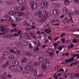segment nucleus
<instances>
[{"mask_svg": "<svg viewBox=\"0 0 79 79\" xmlns=\"http://www.w3.org/2000/svg\"><path fill=\"white\" fill-rule=\"evenodd\" d=\"M46 62H44L42 65L41 66V69L42 71H45L47 69V64H50V59L48 58H45Z\"/></svg>", "mask_w": 79, "mask_h": 79, "instance_id": "1", "label": "nucleus"}, {"mask_svg": "<svg viewBox=\"0 0 79 79\" xmlns=\"http://www.w3.org/2000/svg\"><path fill=\"white\" fill-rule=\"evenodd\" d=\"M30 3L32 10H35L37 8V3L34 2V1H31Z\"/></svg>", "mask_w": 79, "mask_h": 79, "instance_id": "2", "label": "nucleus"}, {"mask_svg": "<svg viewBox=\"0 0 79 79\" xmlns=\"http://www.w3.org/2000/svg\"><path fill=\"white\" fill-rule=\"evenodd\" d=\"M16 14H19L20 16H21V13L16 12L15 11H10L9 12V15L12 16H14Z\"/></svg>", "mask_w": 79, "mask_h": 79, "instance_id": "3", "label": "nucleus"}, {"mask_svg": "<svg viewBox=\"0 0 79 79\" xmlns=\"http://www.w3.org/2000/svg\"><path fill=\"white\" fill-rule=\"evenodd\" d=\"M29 35L32 37L33 39L35 40H37L38 39V37L37 36L36 34H35L34 33L31 32L29 33Z\"/></svg>", "mask_w": 79, "mask_h": 79, "instance_id": "4", "label": "nucleus"}, {"mask_svg": "<svg viewBox=\"0 0 79 79\" xmlns=\"http://www.w3.org/2000/svg\"><path fill=\"white\" fill-rule=\"evenodd\" d=\"M41 5L43 8H47L48 6V4L47 2H45L44 3H42Z\"/></svg>", "mask_w": 79, "mask_h": 79, "instance_id": "5", "label": "nucleus"}, {"mask_svg": "<svg viewBox=\"0 0 79 79\" xmlns=\"http://www.w3.org/2000/svg\"><path fill=\"white\" fill-rule=\"evenodd\" d=\"M8 66H10V61H7L5 64L2 65V67L3 68H6L8 67Z\"/></svg>", "mask_w": 79, "mask_h": 79, "instance_id": "6", "label": "nucleus"}, {"mask_svg": "<svg viewBox=\"0 0 79 79\" xmlns=\"http://www.w3.org/2000/svg\"><path fill=\"white\" fill-rule=\"evenodd\" d=\"M23 55H25V56H29L30 57L32 56V54L31 52H23Z\"/></svg>", "mask_w": 79, "mask_h": 79, "instance_id": "7", "label": "nucleus"}, {"mask_svg": "<svg viewBox=\"0 0 79 79\" xmlns=\"http://www.w3.org/2000/svg\"><path fill=\"white\" fill-rule=\"evenodd\" d=\"M43 13L45 15V16H47L48 18H50V14L48 13V12L47 11V10H44L43 11Z\"/></svg>", "mask_w": 79, "mask_h": 79, "instance_id": "8", "label": "nucleus"}, {"mask_svg": "<svg viewBox=\"0 0 79 79\" xmlns=\"http://www.w3.org/2000/svg\"><path fill=\"white\" fill-rule=\"evenodd\" d=\"M40 41H39V44H38V45L36 46V48H33L35 52L36 50L37 51H39V48L40 47Z\"/></svg>", "mask_w": 79, "mask_h": 79, "instance_id": "9", "label": "nucleus"}, {"mask_svg": "<svg viewBox=\"0 0 79 79\" xmlns=\"http://www.w3.org/2000/svg\"><path fill=\"white\" fill-rule=\"evenodd\" d=\"M59 22V21L57 19H54L52 20L51 22V24H52L53 23H58Z\"/></svg>", "mask_w": 79, "mask_h": 79, "instance_id": "10", "label": "nucleus"}, {"mask_svg": "<svg viewBox=\"0 0 79 79\" xmlns=\"http://www.w3.org/2000/svg\"><path fill=\"white\" fill-rule=\"evenodd\" d=\"M23 74L24 76H27V77H29L30 76L29 72L27 71H25L23 73Z\"/></svg>", "mask_w": 79, "mask_h": 79, "instance_id": "11", "label": "nucleus"}, {"mask_svg": "<svg viewBox=\"0 0 79 79\" xmlns=\"http://www.w3.org/2000/svg\"><path fill=\"white\" fill-rule=\"evenodd\" d=\"M46 19H47V17L46 16H44V17H41L40 21L42 22V23H44L45 22V20H46Z\"/></svg>", "mask_w": 79, "mask_h": 79, "instance_id": "12", "label": "nucleus"}, {"mask_svg": "<svg viewBox=\"0 0 79 79\" xmlns=\"http://www.w3.org/2000/svg\"><path fill=\"white\" fill-rule=\"evenodd\" d=\"M13 64L15 66H18L19 64V61L18 60H16L13 62Z\"/></svg>", "mask_w": 79, "mask_h": 79, "instance_id": "13", "label": "nucleus"}, {"mask_svg": "<svg viewBox=\"0 0 79 79\" xmlns=\"http://www.w3.org/2000/svg\"><path fill=\"white\" fill-rule=\"evenodd\" d=\"M20 44L23 45H26L27 44V41L25 40H23L21 41Z\"/></svg>", "mask_w": 79, "mask_h": 79, "instance_id": "14", "label": "nucleus"}, {"mask_svg": "<svg viewBox=\"0 0 79 79\" xmlns=\"http://www.w3.org/2000/svg\"><path fill=\"white\" fill-rule=\"evenodd\" d=\"M38 16L40 18L43 17V14L41 11H38Z\"/></svg>", "mask_w": 79, "mask_h": 79, "instance_id": "15", "label": "nucleus"}, {"mask_svg": "<svg viewBox=\"0 0 79 79\" xmlns=\"http://www.w3.org/2000/svg\"><path fill=\"white\" fill-rule=\"evenodd\" d=\"M51 29H46L45 30V31L47 34H50V32H52L51 31Z\"/></svg>", "mask_w": 79, "mask_h": 79, "instance_id": "16", "label": "nucleus"}, {"mask_svg": "<svg viewBox=\"0 0 79 79\" xmlns=\"http://www.w3.org/2000/svg\"><path fill=\"white\" fill-rule=\"evenodd\" d=\"M27 61V59L26 58L23 57L22 58V60L21 61V63H26Z\"/></svg>", "mask_w": 79, "mask_h": 79, "instance_id": "17", "label": "nucleus"}, {"mask_svg": "<svg viewBox=\"0 0 79 79\" xmlns=\"http://www.w3.org/2000/svg\"><path fill=\"white\" fill-rule=\"evenodd\" d=\"M25 38L27 40H31V37L30 35H27L24 36Z\"/></svg>", "mask_w": 79, "mask_h": 79, "instance_id": "18", "label": "nucleus"}, {"mask_svg": "<svg viewBox=\"0 0 79 79\" xmlns=\"http://www.w3.org/2000/svg\"><path fill=\"white\" fill-rule=\"evenodd\" d=\"M53 14L54 15H55V16L58 15V10H54L53 12Z\"/></svg>", "mask_w": 79, "mask_h": 79, "instance_id": "19", "label": "nucleus"}, {"mask_svg": "<svg viewBox=\"0 0 79 79\" xmlns=\"http://www.w3.org/2000/svg\"><path fill=\"white\" fill-rule=\"evenodd\" d=\"M63 22L64 23H68V19L66 18L65 19H64L63 20Z\"/></svg>", "mask_w": 79, "mask_h": 79, "instance_id": "20", "label": "nucleus"}, {"mask_svg": "<svg viewBox=\"0 0 79 79\" xmlns=\"http://www.w3.org/2000/svg\"><path fill=\"white\" fill-rule=\"evenodd\" d=\"M17 2L20 4H22L24 2V0H17Z\"/></svg>", "mask_w": 79, "mask_h": 79, "instance_id": "21", "label": "nucleus"}, {"mask_svg": "<svg viewBox=\"0 0 79 79\" xmlns=\"http://www.w3.org/2000/svg\"><path fill=\"white\" fill-rule=\"evenodd\" d=\"M9 69H11V71H13L14 69H15V66L13 65H11L9 67Z\"/></svg>", "mask_w": 79, "mask_h": 79, "instance_id": "22", "label": "nucleus"}, {"mask_svg": "<svg viewBox=\"0 0 79 79\" xmlns=\"http://www.w3.org/2000/svg\"><path fill=\"white\" fill-rule=\"evenodd\" d=\"M63 12L64 13L67 14L68 13V11H67V8H64L63 9Z\"/></svg>", "mask_w": 79, "mask_h": 79, "instance_id": "23", "label": "nucleus"}, {"mask_svg": "<svg viewBox=\"0 0 79 79\" xmlns=\"http://www.w3.org/2000/svg\"><path fill=\"white\" fill-rule=\"evenodd\" d=\"M64 5H69V1H68V0H64Z\"/></svg>", "mask_w": 79, "mask_h": 79, "instance_id": "24", "label": "nucleus"}, {"mask_svg": "<svg viewBox=\"0 0 79 79\" xmlns=\"http://www.w3.org/2000/svg\"><path fill=\"white\" fill-rule=\"evenodd\" d=\"M69 16L70 17H72L71 16H73L74 15V13L73 12L71 11H70V12H69Z\"/></svg>", "mask_w": 79, "mask_h": 79, "instance_id": "25", "label": "nucleus"}, {"mask_svg": "<svg viewBox=\"0 0 79 79\" xmlns=\"http://www.w3.org/2000/svg\"><path fill=\"white\" fill-rule=\"evenodd\" d=\"M14 31H15V32H17V31H18V30L16 29V28H14V29H12V30H11L10 31L11 33L13 32H14Z\"/></svg>", "mask_w": 79, "mask_h": 79, "instance_id": "26", "label": "nucleus"}, {"mask_svg": "<svg viewBox=\"0 0 79 79\" xmlns=\"http://www.w3.org/2000/svg\"><path fill=\"white\" fill-rule=\"evenodd\" d=\"M34 64L35 66H39L40 65V62H35L34 63Z\"/></svg>", "mask_w": 79, "mask_h": 79, "instance_id": "27", "label": "nucleus"}, {"mask_svg": "<svg viewBox=\"0 0 79 79\" xmlns=\"http://www.w3.org/2000/svg\"><path fill=\"white\" fill-rule=\"evenodd\" d=\"M20 9V7L19 6H17L15 8V11H19Z\"/></svg>", "mask_w": 79, "mask_h": 79, "instance_id": "28", "label": "nucleus"}, {"mask_svg": "<svg viewBox=\"0 0 79 79\" xmlns=\"http://www.w3.org/2000/svg\"><path fill=\"white\" fill-rule=\"evenodd\" d=\"M15 53H16L17 55H20L21 54V51L19 50L16 51Z\"/></svg>", "mask_w": 79, "mask_h": 79, "instance_id": "29", "label": "nucleus"}, {"mask_svg": "<svg viewBox=\"0 0 79 79\" xmlns=\"http://www.w3.org/2000/svg\"><path fill=\"white\" fill-rule=\"evenodd\" d=\"M56 6L58 8H61V6H62V5L60 4H58L56 5Z\"/></svg>", "mask_w": 79, "mask_h": 79, "instance_id": "30", "label": "nucleus"}, {"mask_svg": "<svg viewBox=\"0 0 79 79\" xmlns=\"http://www.w3.org/2000/svg\"><path fill=\"white\" fill-rule=\"evenodd\" d=\"M25 69L27 70H30V65H28L25 68Z\"/></svg>", "mask_w": 79, "mask_h": 79, "instance_id": "31", "label": "nucleus"}, {"mask_svg": "<svg viewBox=\"0 0 79 79\" xmlns=\"http://www.w3.org/2000/svg\"><path fill=\"white\" fill-rule=\"evenodd\" d=\"M37 70H35L33 73V75L35 77V76H37Z\"/></svg>", "mask_w": 79, "mask_h": 79, "instance_id": "32", "label": "nucleus"}, {"mask_svg": "<svg viewBox=\"0 0 79 79\" xmlns=\"http://www.w3.org/2000/svg\"><path fill=\"white\" fill-rule=\"evenodd\" d=\"M10 28H6L5 29L4 32H8L10 31Z\"/></svg>", "mask_w": 79, "mask_h": 79, "instance_id": "33", "label": "nucleus"}, {"mask_svg": "<svg viewBox=\"0 0 79 79\" xmlns=\"http://www.w3.org/2000/svg\"><path fill=\"white\" fill-rule=\"evenodd\" d=\"M39 60L41 62H43V61H44V58L43 57H40Z\"/></svg>", "mask_w": 79, "mask_h": 79, "instance_id": "34", "label": "nucleus"}, {"mask_svg": "<svg viewBox=\"0 0 79 79\" xmlns=\"http://www.w3.org/2000/svg\"><path fill=\"white\" fill-rule=\"evenodd\" d=\"M10 52L11 53H14V54L16 53V52H15V51H14L13 50V49H11L10 50Z\"/></svg>", "mask_w": 79, "mask_h": 79, "instance_id": "35", "label": "nucleus"}, {"mask_svg": "<svg viewBox=\"0 0 79 79\" xmlns=\"http://www.w3.org/2000/svg\"><path fill=\"white\" fill-rule=\"evenodd\" d=\"M23 23L24 24V25H26V26H29V24L27 23V22L24 21H23Z\"/></svg>", "mask_w": 79, "mask_h": 79, "instance_id": "36", "label": "nucleus"}, {"mask_svg": "<svg viewBox=\"0 0 79 79\" xmlns=\"http://www.w3.org/2000/svg\"><path fill=\"white\" fill-rule=\"evenodd\" d=\"M11 18L9 16H8L6 17V20H7V21H11Z\"/></svg>", "mask_w": 79, "mask_h": 79, "instance_id": "37", "label": "nucleus"}, {"mask_svg": "<svg viewBox=\"0 0 79 79\" xmlns=\"http://www.w3.org/2000/svg\"><path fill=\"white\" fill-rule=\"evenodd\" d=\"M58 50H59V51H61V50H62V48H63V47H62V46H60L59 47H58Z\"/></svg>", "mask_w": 79, "mask_h": 79, "instance_id": "38", "label": "nucleus"}, {"mask_svg": "<svg viewBox=\"0 0 79 79\" xmlns=\"http://www.w3.org/2000/svg\"><path fill=\"white\" fill-rule=\"evenodd\" d=\"M65 62L66 63H68V62H71V60L70 59H66L65 60Z\"/></svg>", "mask_w": 79, "mask_h": 79, "instance_id": "39", "label": "nucleus"}, {"mask_svg": "<svg viewBox=\"0 0 79 79\" xmlns=\"http://www.w3.org/2000/svg\"><path fill=\"white\" fill-rule=\"evenodd\" d=\"M74 76L75 77H78L79 76V73H75L74 74Z\"/></svg>", "mask_w": 79, "mask_h": 79, "instance_id": "40", "label": "nucleus"}, {"mask_svg": "<svg viewBox=\"0 0 79 79\" xmlns=\"http://www.w3.org/2000/svg\"><path fill=\"white\" fill-rule=\"evenodd\" d=\"M9 58L10 59H13L14 58V56L13 55H10L9 56Z\"/></svg>", "mask_w": 79, "mask_h": 79, "instance_id": "41", "label": "nucleus"}, {"mask_svg": "<svg viewBox=\"0 0 79 79\" xmlns=\"http://www.w3.org/2000/svg\"><path fill=\"white\" fill-rule=\"evenodd\" d=\"M3 54L5 55H8V52L7 51H5L4 52Z\"/></svg>", "mask_w": 79, "mask_h": 79, "instance_id": "42", "label": "nucleus"}, {"mask_svg": "<svg viewBox=\"0 0 79 79\" xmlns=\"http://www.w3.org/2000/svg\"><path fill=\"white\" fill-rule=\"evenodd\" d=\"M0 29L1 30L0 31H1V32H5V29L3 28L2 27L0 28Z\"/></svg>", "mask_w": 79, "mask_h": 79, "instance_id": "43", "label": "nucleus"}, {"mask_svg": "<svg viewBox=\"0 0 79 79\" xmlns=\"http://www.w3.org/2000/svg\"><path fill=\"white\" fill-rule=\"evenodd\" d=\"M71 43V41L69 40L68 41H65V44H70Z\"/></svg>", "mask_w": 79, "mask_h": 79, "instance_id": "44", "label": "nucleus"}, {"mask_svg": "<svg viewBox=\"0 0 79 79\" xmlns=\"http://www.w3.org/2000/svg\"><path fill=\"white\" fill-rule=\"evenodd\" d=\"M11 25L13 27H16V24L15 23H11Z\"/></svg>", "mask_w": 79, "mask_h": 79, "instance_id": "45", "label": "nucleus"}, {"mask_svg": "<svg viewBox=\"0 0 79 79\" xmlns=\"http://www.w3.org/2000/svg\"><path fill=\"white\" fill-rule=\"evenodd\" d=\"M0 79H6V78L5 77V76H2Z\"/></svg>", "mask_w": 79, "mask_h": 79, "instance_id": "46", "label": "nucleus"}, {"mask_svg": "<svg viewBox=\"0 0 79 79\" xmlns=\"http://www.w3.org/2000/svg\"><path fill=\"white\" fill-rule=\"evenodd\" d=\"M23 38H24V37L23 36L20 35V40H23Z\"/></svg>", "mask_w": 79, "mask_h": 79, "instance_id": "47", "label": "nucleus"}, {"mask_svg": "<svg viewBox=\"0 0 79 79\" xmlns=\"http://www.w3.org/2000/svg\"><path fill=\"white\" fill-rule=\"evenodd\" d=\"M53 45L54 46V47H57V45H58V44H57V43H55L54 44H53Z\"/></svg>", "mask_w": 79, "mask_h": 79, "instance_id": "48", "label": "nucleus"}, {"mask_svg": "<svg viewBox=\"0 0 79 79\" xmlns=\"http://www.w3.org/2000/svg\"><path fill=\"white\" fill-rule=\"evenodd\" d=\"M33 44H34L35 45H38V43L36 41H33Z\"/></svg>", "mask_w": 79, "mask_h": 79, "instance_id": "49", "label": "nucleus"}, {"mask_svg": "<svg viewBox=\"0 0 79 79\" xmlns=\"http://www.w3.org/2000/svg\"><path fill=\"white\" fill-rule=\"evenodd\" d=\"M57 74V76H60L62 74V73H61V72H60L59 73H56Z\"/></svg>", "mask_w": 79, "mask_h": 79, "instance_id": "50", "label": "nucleus"}, {"mask_svg": "<svg viewBox=\"0 0 79 79\" xmlns=\"http://www.w3.org/2000/svg\"><path fill=\"white\" fill-rule=\"evenodd\" d=\"M70 60V61H74V57H72L71 58Z\"/></svg>", "mask_w": 79, "mask_h": 79, "instance_id": "51", "label": "nucleus"}, {"mask_svg": "<svg viewBox=\"0 0 79 79\" xmlns=\"http://www.w3.org/2000/svg\"><path fill=\"white\" fill-rule=\"evenodd\" d=\"M64 71V69H61L60 70H58L57 71V72H59L60 71Z\"/></svg>", "mask_w": 79, "mask_h": 79, "instance_id": "52", "label": "nucleus"}, {"mask_svg": "<svg viewBox=\"0 0 79 79\" xmlns=\"http://www.w3.org/2000/svg\"><path fill=\"white\" fill-rule=\"evenodd\" d=\"M62 43L63 44H64V41H65V38H62Z\"/></svg>", "mask_w": 79, "mask_h": 79, "instance_id": "53", "label": "nucleus"}, {"mask_svg": "<svg viewBox=\"0 0 79 79\" xmlns=\"http://www.w3.org/2000/svg\"><path fill=\"white\" fill-rule=\"evenodd\" d=\"M39 14V11L38 12H36L34 13V14L35 16H37V15H38Z\"/></svg>", "mask_w": 79, "mask_h": 79, "instance_id": "54", "label": "nucleus"}, {"mask_svg": "<svg viewBox=\"0 0 79 79\" xmlns=\"http://www.w3.org/2000/svg\"><path fill=\"white\" fill-rule=\"evenodd\" d=\"M8 77L10 78L12 77V75L10 74H8L7 76Z\"/></svg>", "mask_w": 79, "mask_h": 79, "instance_id": "55", "label": "nucleus"}, {"mask_svg": "<svg viewBox=\"0 0 79 79\" xmlns=\"http://www.w3.org/2000/svg\"><path fill=\"white\" fill-rule=\"evenodd\" d=\"M25 8H26V7H24V6H23L22 7V8H21V10H22V11H23V10H25Z\"/></svg>", "mask_w": 79, "mask_h": 79, "instance_id": "56", "label": "nucleus"}, {"mask_svg": "<svg viewBox=\"0 0 79 79\" xmlns=\"http://www.w3.org/2000/svg\"><path fill=\"white\" fill-rule=\"evenodd\" d=\"M57 76V75L56 74V73L55 75H54V77H55V79H58V76Z\"/></svg>", "mask_w": 79, "mask_h": 79, "instance_id": "57", "label": "nucleus"}, {"mask_svg": "<svg viewBox=\"0 0 79 79\" xmlns=\"http://www.w3.org/2000/svg\"><path fill=\"white\" fill-rule=\"evenodd\" d=\"M71 77H70L71 78H72V79L74 77V74H71Z\"/></svg>", "mask_w": 79, "mask_h": 79, "instance_id": "58", "label": "nucleus"}, {"mask_svg": "<svg viewBox=\"0 0 79 79\" xmlns=\"http://www.w3.org/2000/svg\"><path fill=\"white\" fill-rule=\"evenodd\" d=\"M30 69H33V68H34V67H33V66L30 65Z\"/></svg>", "mask_w": 79, "mask_h": 79, "instance_id": "59", "label": "nucleus"}, {"mask_svg": "<svg viewBox=\"0 0 79 79\" xmlns=\"http://www.w3.org/2000/svg\"><path fill=\"white\" fill-rule=\"evenodd\" d=\"M79 11L78 10H76L75 12V13L76 14V15H77L79 14Z\"/></svg>", "mask_w": 79, "mask_h": 79, "instance_id": "60", "label": "nucleus"}, {"mask_svg": "<svg viewBox=\"0 0 79 79\" xmlns=\"http://www.w3.org/2000/svg\"><path fill=\"white\" fill-rule=\"evenodd\" d=\"M28 45L29 48H32V45H31V44H29Z\"/></svg>", "mask_w": 79, "mask_h": 79, "instance_id": "61", "label": "nucleus"}, {"mask_svg": "<svg viewBox=\"0 0 79 79\" xmlns=\"http://www.w3.org/2000/svg\"><path fill=\"white\" fill-rule=\"evenodd\" d=\"M77 42V40L76 39H74L73 40V43H76Z\"/></svg>", "mask_w": 79, "mask_h": 79, "instance_id": "62", "label": "nucleus"}, {"mask_svg": "<svg viewBox=\"0 0 79 79\" xmlns=\"http://www.w3.org/2000/svg\"><path fill=\"white\" fill-rule=\"evenodd\" d=\"M49 55H50V56H51L52 55H53V52H49Z\"/></svg>", "mask_w": 79, "mask_h": 79, "instance_id": "63", "label": "nucleus"}, {"mask_svg": "<svg viewBox=\"0 0 79 79\" xmlns=\"http://www.w3.org/2000/svg\"><path fill=\"white\" fill-rule=\"evenodd\" d=\"M72 56H74V58H75V57H76V54H73L72 55Z\"/></svg>", "mask_w": 79, "mask_h": 79, "instance_id": "64", "label": "nucleus"}]
</instances>
